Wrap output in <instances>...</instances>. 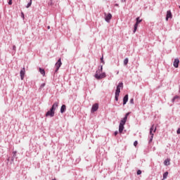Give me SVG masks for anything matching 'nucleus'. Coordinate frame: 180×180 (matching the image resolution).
Masks as SVG:
<instances>
[{"label":"nucleus","mask_w":180,"mask_h":180,"mask_svg":"<svg viewBox=\"0 0 180 180\" xmlns=\"http://www.w3.org/2000/svg\"><path fill=\"white\" fill-rule=\"evenodd\" d=\"M103 71V65H101L100 66V68H98V70H96L94 75V77L96 78V79H103V78H106V73L102 72ZM101 72L102 73L101 74Z\"/></svg>","instance_id":"1"},{"label":"nucleus","mask_w":180,"mask_h":180,"mask_svg":"<svg viewBox=\"0 0 180 180\" xmlns=\"http://www.w3.org/2000/svg\"><path fill=\"white\" fill-rule=\"evenodd\" d=\"M157 131V127H155V125L153 124L150 129V136L149 137V143L153 141V139H154V133Z\"/></svg>","instance_id":"2"},{"label":"nucleus","mask_w":180,"mask_h":180,"mask_svg":"<svg viewBox=\"0 0 180 180\" xmlns=\"http://www.w3.org/2000/svg\"><path fill=\"white\" fill-rule=\"evenodd\" d=\"M126 122H127V120H126V118H122L121 120L119 125L120 133H123V130H124V125L126 124Z\"/></svg>","instance_id":"3"},{"label":"nucleus","mask_w":180,"mask_h":180,"mask_svg":"<svg viewBox=\"0 0 180 180\" xmlns=\"http://www.w3.org/2000/svg\"><path fill=\"white\" fill-rule=\"evenodd\" d=\"M141 22H143V20H140V17L136 18V23L134 25V33H136V32H137V27H139V24L141 23Z\"/></svg>","instance_id":"4"},{"label":"nucleus","mask_w":180,"mask_h":180,"mask_svg":"<svg viewBox=\"0 0 180 180\" xmlns=\"http://www.w3.org/2000/svg\"><path fill=\"white\" fill-rule=\"evenodd\" d=\"M63 65V63H61V58H59L57 61V63L55 64L56 70L55 72H58V70H60V67Z\"/></svg>","instance_id":"5"},{"label":"nucleus","mask_w":180,"mask_h":180,"mask_svg":"<svg viewBox=\"0 0 180 180\" xmlns=\"http://www.w3.org/2000/svg\"><path fill=\"white\" fill-rule=\"evenodd\" d=\"M55 113H56V111L54 110H53L52 108H50V110L46 112L45 116H46V117H47L49 116H50V117H54Z\"/></svg>","instance_id":"6"},{"label":"nucleus","mask_w":180,"mask_h":180,"mask_svg":"<svg viewBox=\"0 0 180 180\" xmlns=\"http://www.w3.org/2000/svg\"><path fill=\"white\" fill-rule=\"evenodd\" d=\"M120 88H123V82H120L117 86L115 94L120 95Z\"/></svg>","instance_id":"7"},{"label":"nucleus","mask_w":180,"mask_h":180,"mask_svg":"<svg viewBox=\"0 0 180 180\" xmlns=\"http://www.w3.org/2000/svg\"><path fill=\"white\" fill-rule=\"evenodd\" d=\"M104 15L105 22H107V23H110V19H112V14L110 13H108V14L106 15V13H105Z\"/></svg>","instance_id":"8"},{"label":"nucleus","mask_w":180,"mask_h":180,"mask_svg":"<svg viewBox=\"0 0 180 180\" xmlns=\"http://www.w3.org/2000/svg\"><path fill=\"white\" fill-rule=\"evenodd\" d=\"M25 74H26V69L22 68V69L20 72V79L23 81L25 79Z\"/></svg>","instance_id":"9"},{"label":"nucleus","mask_w":180,"mask_h":180,"mask_svg":"<svg viewBox=\"0 0 180 180\" xmlns=\"http://www.w3.org/2000/svg\"><path fill=\"white\" fill-rule=\"evenodd\" d=\"M98 109H99V104H98V103L94 104L91 108V113L96 112V110H98Z\"/></svg>","instance_id":"10"},{"label":"nucleus","mask_w":180,"mask_h":180,"mask_svg":"<svg viewBox=\"0 0 180 180\" xmlns=\"http://www.w3.org/2000/svg\"><path fill=\"white\" fill-rule=\"evenodd\" d=\"M174 68H178L179 67V58H175L173 63Z\"/></svg>","instance_id":"11"},{"label":"nucleus","mask_w":180,"mask_h":180,"mask_svg":"<svg viewBox=\"0 0 180 180\" xmlns=\"http://www.w3.org/2000/svg\"><path fill=\"white\" fill-rule=\"evenodd\" d=\"M168 19H172V13H171V11H167L166 20H168Z\"/></svg>","instance_id":"12"},{"label":"nucleus","mask_w":180,"mask_h":180,"mask_svg":"<svg viewBox=\"0 0 180 180\" xmlns=\"http://www.w3.org/2000/svg\"><path fill=\"white\" fill-rule=\"evenodd\" d=\"M129 101V94H127L123 98V105H126Z\"/></svg>","instance_id":"13"},{"label":"nucleus","mask_w":180,"mask_h":180,"mask_svg":"<svg viewBox=\"0 0 180 180\" xmlns=\"http://www.w3.org/2000/svg\"><path fill=\"white\" fill-rule=\"evenodd\" d=\"M57 108H58V102H55L52 105V107L51 108V109H52L53 110H54L56 112V110L57 109Z\"/></svg>","instance_id":"14"},{"label":"nucleus","mask_w":180,"mask_h":180,"mask_svg":"<svg viewBox=\"0 0 180 180\" xmlns=\"http://www.w3.org/2000/svg\"><path fill=\"white\" fill-rule=\"evenodd\" d=\"M67 110V106L65 105H62L60 108V113H64Z\"/></svg>","instance_id":"15"},{"label":"nucleus","mask_w":180,"mask_h":180,"mask_svg":"<svg viewBox=\"0 0 180 180\" xmlns=\"http://www.w3.org/2000/svg\"><path fill=\"white\" fill-rule=\"evenodd\" d=\"M170 161H171V160H169V159H166V160L164 161V165H166V167H168V165H171Z\"/></svg>","instance_id":"16"},{"label":"nucleus","mask_w":180,"mask_h":180,"mask_svg":"<svg viewBox=\"0 0 180 180\" xmlns=\"http://www.w3.org/2000/svg\"><path fill=\"white\" fill-rule=\"evenodd\" d=\"M39 72L40 74H41V75H43V77H44V75H46V71L44 70V69L39 68Z\"/></svg>","instance_id":"17"},{"label":"nucleus","mask_w":180,"mask_h":180,"mask_svg":"<svg viewBox=\"0 0 180 180\" xmlns=\"http://www.w3.org/2000/svg\"><path fill=\"white\" fill-rule=\"evenodd\" d=\"M17 153L18 152L16 150L13 152V157H12L11 161H13L15 160V158H16Z\"/></svg>","instance_id":"18"},{"label":"nucleus","mask_w":180,"mask_h":180,"mask_svg":"<svg viewBox=\"0 0 180 180\" xmlns=\"http://www.w3.org/2000/svg\"><path fill=\"white\" fill-rule=\"evenodd\" d=\"M180 98V97L179 96H175L172 99V102H175V101L176 100V99H179Z\"/></svg>","instance_id":"19"},{"label":"nucleus","mask_w":180,"mask_h":180,"mask_svg":"<svg viewBox=\"0 0 180 180\" xmlns=\"http://www.w3.org/2000/svg\"><path fill=\"white\" fill-rule=\"evenodd\" d=\"M127 64H129V58H126L124 60V65H126Z\"/></svg>","instance_id":"20"},{"label":"nucleus","mask_w":180,"mask_h":180,"mask_svg":"<svg viewBox=\"0 0 180 180\" xmlns=\"http://www.w3.org/2000/svg\"><path fill=\"white\" fill-rule=\"evenodd\" d=\"M120 94H115V100L116 101V102H117L119 101V96Z\"/></svg>","instance_id":"21"},{"label":"nucleus","mask_w":180,"mask_h":180,"mask_svg":"<svg viewBox=\"0 0 180 180\" xmlns=\"http://www.w3.org/2000/svg\"><path fill=\"white\" fill-rule=\"evenodd\" d=\"M32 6V0H30V2L26 6V8H30Z\"/></svg>","instance_id":"22"},{"label":"nucleus","mask_w":180,"mask_h":180,"mask_svg":"<svg viewBox=\"0 0 180 180\" xmlns=\"http://www.w3.org/2000/svg\"><path fill=\"white\" fill-rule=\"evenodd\" d=\"M129 115H130V112H127L125 114V116L124 117V119H125L126 120H127V117H129Z\"/></svg>","instance_id":"23"},{"label":"nucleus","mask_w":180,"mask_h":180,"mask_svg":"<svg viewBox=\"0 0 180 180\" xmlns=\"http://www.w3.org/2000/svg\"><path fill=\"white\" fill-rule=\"evenodd\" d=\"M129 102L131 105H134V98H131Z\"/></svg>","instance_id":"24"},{"label":"nucleus","mask_w":180,"mask_h":180,"mask_svg":"<svg viewBox=\"0 0 180 180\" xmlns=\"http://www.w3.org/2000/svg\"><path fill=\"white\" fill-rule=\"evenodd\" d=\"M46 86V83H42L40 86V88H44Z\"/></svg>","instance_id":"25"},{"label":"nucleus","mask_w":180,"mask_h":180,"mask_svg":"<svg viewBox=\"0 0 180 180\" xmlns=\"http://www.w3.org/2000/svg\"><path fill=\"white\" fill-rule=\"evenodd\" d=\"M137 144H139V142H138L137 141H135L134 142V147H137Z\"/></svg>","instance_id":"26"},{"label":"nucleus","mask_w":180,"mask_h":180,"mask_svg":"<svg viewBox=\"0 0 180 180\" xmlns=\"http://www.w3.org/2000/svg\"><path fill=\"white\" fill-rule=\"evenodd\" d=\"M137 175H141V170H138L136 172Z\"/></svg>","instance_id":"27"},{"label":"nucleus","mask_w":180,"mask_h":180,"mask_svg":"<svg viewBox=\"0 0 180 180\" xmlns=\"http://www.w3.org/2000/svg\"><path fill=\"white\" fill-rule=\"evenodd\" d=\"M101 62L103 64H105V60H103V57H101Z\"/></svg>","instance_id":"28"},{"label":"nucleus","mask_w":180,"mask_h":180,"mask_svg":"<svg viewBox=\"0 0 180 180\" xmlns=\"http://www.w3.org/2000/svg\"><path fill=\"white\" fill-rule=\"evenodd\" d=\"M21 18L25 19V13H23V12H21Z\"/></svg>","instance_id":"29"},{"label":"nucleus","mask_w":180,"mask_h":180,"mask_svg":"<svg viewBox=\"0 0 180 180\" xmlns=\"http://www.w3.org/2000/svg\"><path fill=\"white\" fill-rule=\"evenodd\" d=\"M13 51H16V46H13Z\"/></svg>","instance_id":"30"},{"label":"nucleus","mask_w":180,"mask_h":180,"mask_svg":"<svg viewBox=\"0 0 180 180\" xmlns=\"http://www.w3.org/2000/svg\"><path fill=\"white\" fill-rule=\"evenodd\" d=\"M118 134H119V131H115L114 132V136H117Z\"/></svg>","instance_id":"31"},{"label":"nucleus","mask_w":180,"mask_h":180,"mask_svg":"<svg viewBox=\"0 0 180 180\" xmlns=\"http://www.w3.org/2000/svg\"><path fill=\"white\" fill-rule=\"evenodd\" d=\"M177 134H180V128H179L176 131Z\"/></svg>","instance_id":"32"},{"label":"nucleus","mask_w":180,"mask_h":180,"mask_svg":"<svg viewBox=\"0 0 180 180\" xmlns=\"http://www.w3.org/2000/svg\"><path fill=\"white\" fill-rule=\"evenodd\" d=\"M8 5H12V0H8Z\"/></svg>","instance_id":"33"},{"label":"nucleus","mask_w":180,"mask_h":180,"mask_svg":"<svg viewBox=\"0 0 180 180\" xmlns=\"http://www.w3.org/2000/svg\"><path fill=\"white\" fill-rule=\"evenodd\" d=\"M126 0H121V2H125Z\"/></svg>","instance_id":"34"},{"label":"nucleus","mask_w":180,"mask_h":180,"mask_svg":"<svg viewBox=\"0 0 180 180\" xmlns=\"http://www.w3.org/2000/svg\"><path fill=\"white\" fill-rule=\"evenodd\" d=\"M115 6H119V4H115Z\"/></svg>","instance_id":"35"},{"label":"nucleus","mask_w":180,"mask_h":180,"mask_svg":"<svg viewBox=\"0 0 180 180\" xmlns=\"http://www.w3.org/2000/svg\"><path fill=\"white\" fill-rule=\"evenodd\" d=\"M48 29H50V26H48Z\"/></svg>","instance_id":"36"},{"label":"nucleus","mask_w":180,"mask_h":180,"mask_svg":"<svg viewBox=\"0 0 180 180\" xmlns=\"http://www.w3.org/2000/svg\"><path fill=\"white\" fill-rule=\"evenodd\" d=\"M50 5H52V1L51 2Z\"/></svg>","instance_id":"37"},{"label":"nucleus","mask_w":180,"mask_h":180,"mask_svg":"<svg viewBox=\"0 0 180 180\" xmlns=\"http://www.w3.org/2000/svg\"><path fill=\"white\" fill-rule=\"evenodd\" d=\"M8 161H9V158H8Z\"/></svg>","instance_id":"38"},{"label":"nucleus","mask_w":180,"mask_h":180,"mask_svg":"<svg viewBox=\"0 0 180 180\" xmlns=\"http://www.w3.org/2000/svg\"><path fill=\"white\" fill-rule=\"evenodd\" d=\"M52 180H56V179H52Z\"/></svg>","instance_id":"39"},{"label":"nucleus","mask_w":180,"mask_h":180,"mask_svg":"<svg viewBox=\"0 0 180 180\" xmlns=\"http://www.w3.org/2000/svg\"><path fill=\"white\" fill-rule=\"evenodd\" d=\"M117 74H119V72H117Z\"/></svg>","instance_id":"40"},{"label":"nucleus","mask_w":180,"mask_h":180,"mask_svg":"<svg viewBox=\"0 0 180 180\" xmlns=\"http://www.w3.org/2000/svg\"><path fill=\"white\" fill-rule=\"evenodd\" d=\"M179 9H180V6H179Z\"/></svg>","instance_id":"41"}]
</instances>
